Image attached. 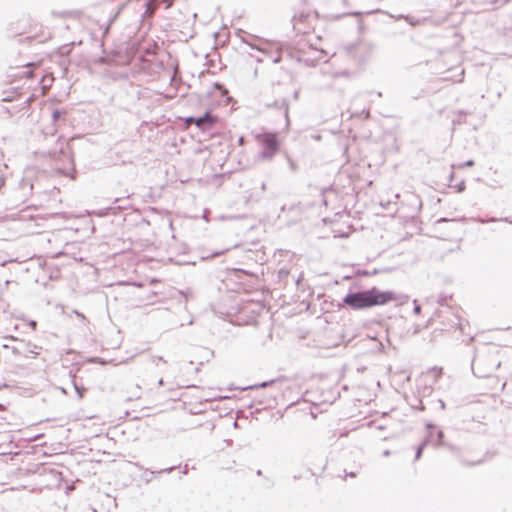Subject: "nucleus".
Instances as JSON below:
<instances>
[{
	"label": "nucleus",
	"mask_w": 512,
	"mask_h": 512,
	"mask_svg": "<svg viewBox=\"0 0 512 512\" xmlns=\"http://www.w3.org/2000/svg\"><path fill=\"white\" fill-rule=\"evenodd\" d=\"M396 299L392 291H381L377 287H372L362 291H350L342 299V303L352 310H364L374 306L385 305Z\"/></svg>",
	"instance_id": "nucleus-1"
},
{
	"label": "nucleus",
	"mask_w": 512,
	"mask_h": 512,
	"mask_svg": "<svg viewBox=\"0 0 512 512\" xmlns=\"http://www.w3.org/2000/svg\"><path fill=\"white\" fill-rule=\"evenodd\" d=\"M44 157H49L54 162V169L57 173L71 176L75 173V165L71 151L62 136L57 138L56 148L42 150L39 152Z\"/></svg>",
	"instance_id": "nucleus-2"
},
{
	"label": "nucleus",
	"mask_w": 512,
	"mask_h": 512,
	"mask_svg": "<svg viewBox=\"0 0 512 512\" xmlns=\"http://www.w3.org/2000/svg\"><path fill=\"white\" fill-rule=\"evenodd\" d=\"M499 366L500 362L494 359L492 353L477 354L473 357L471 363L474 375L480 378L490 376Z\"/></svg>",
	"instance_id": "nucleus-3"
},
{
	"label": "nucleus",
	"mask_w": 512,
	"mask_h": 512,
	"mask_svg": "<svg viewBox=\"0 0 512 512\" xmlns=\"http://www.w3.org/2000/svg\"><path fill=\"white\" fill-rule=\"evenodd\" d=\"M257 141L262 145V151L259 153L262 160H271L279 150L280 143L275 133L259 134Z\"/></svg>",
	"instance_id": "nucleus-4"
},
{
	"label": "nucleus",
	"mask_w": 512,
	"mask_h": 512,
	"mask_svg": "<svg viewBox=\"0 0 512 512\" xmlns=\"http://www.w3.org/2000/svg\"><path fill=\"white\" fill-rule=\"evenodd\" d=\"M174 0H143V5L145 6V11L142 14L143 18H150L154 15L156 9L160 4L164 3L166 8H170L173 4Z\"/></svg>",
	"instance_id": "nucleus-5"
},
{
	"label": "nucleus",
	"mask_w": 512,
	"mask_h": 512,
	"mask_svg": "<svg viewBox=\"0 0 512 512\" xmlns=\"http://www.w3.org/2000/svg\"><path fill=\"white\" fill-rule=\"evenodd\" d=\"M65 115H66V111L65 110H62V109H54L52 111V121L53 123L44 128L43 129V134L45 136H52L54 137L56 135V132H57V127H56V123L59 122L60 120H65Z\"/></svg>",
	"instance_id": "nucleus-6"
},
{
	"label": "nucleus",
	"mask_w": 512,
	"mask_h": 512,
	"mask_svg": "<svg viewBox=\"0 0 512 512\" xmlns=\"http://www.w3.org/2000/svg\"><path fill=\"white\" fill-rule=\"evenodd\" d=\"M216 121V116L206 112L204 115L196 117L195 124L199 129L204 131L210 129L216 123Z\"/></svg>",
	"instance_id": "nucleus-7"
},
{
	"label": "nucleus",
	"mask_w": 512,
	"mask_h": 512,
	"mask_svg": "<svg viewBox=\"0 0 512 512\" xmlns=\"http://www.w3.org/2000/svg\"><path fill=\"white\" fill-rule=\"evenodd\" d=\"M435 427V425L433 423H427L426 424V429H427V435L425 436V438L423 439V441L421 442V444L417 447L416 449V452H415V460H418L420 459L422 453H423V450L424 448L433 440V432L431 431V429H433Z\"/></svg>",
	"instance_id": "nucleus-8"
},
{
	"label": "nucleus",
	"mask_w": 512,
	"mask_h": 512,
	"mask_svg": "<svg viewBox=\"0 0 512 512\" xmlns=\"http://www.w3.org/2000/svg\"><path fill=\"white\" fill-rule=\"evenodd\" d=\"M267 107L283 110L286 125L287 126L289 125V122H290V120H289V103L286 98L277 99L272 104H268Z\"/></svg>",
	"instance_id": "nucleus-9"
},
{
	"label": "nucleus",
	"mask_w": 512,
	"mask_h": 512,
	"mask_svg": "<svg viewBox=\"0 0 512 512\" xmlns=\"http://www.w3.org/2000/svg\"><path fill=\"white\" fill-rule=\"evenodd\" d=\"M314 56L305 58L304 61L307 65L316 66L318 62L323 61L324 63L327 62L325 59L327 53L323 49H314L313 50Z\"/></svg>",
	"instance_id": "nucleus-10"
},
{
	"label": "nucleus",
	"mask_w": 512,
	"mask_h": 512,
	"mask_svg": "<svg viewBox=\"0 0 512 512\" xmlns=\"http://www.w3.org/2000/svg\"><path fill=\"white\" fill-rule=\"evenodd\" d=\"M175 466H171V467H168V468H165V469H161V470H158V471H152L148 468L144 469L142 475H141V478L142 480H144L146 483H149L152 481V478L154 475H159V474H162V473H171L172 471L175 470Z\"/></svg>",
	"instance_id": "nucleus-11"
},
{
	"label": "nucleus",
	"mask_w": 512,
	"mask_h": 512,
	"mask_svg": "<svg viewBox=\"0 0 512 512\" xmlns=\"http://www.w3.org/2000/svg\"><path fill=\"white\" fill-rule=\"evenodd\" d=\"M397 19H404L413 27L421 25L422 23H424L426 21L425 18H415L410 15H402V14L398 15Z\"/></svg>",
	"instance_id": "nucleus-12"
},
{
	"label": "nucleus",
	"mask_w": 512,
	"mask_h": 512,
	"mask_svg": "<svg viewBox=\"0 0 512 512\" xmlns=\"http://www.w3.org/2000/svg\"><path fill=\"white\" fill-rule=\"evenodd\" d=\"M434 429H431V431L433 432V440L431 443L434 444L436 447H439V446H446V443L443 441V438H444V432L439 429L437 430V432H434Z\"/></svg>",
	"instance_id": "nucleus-13"
},
{
	"label": "nucleus",
	"mask_w": 512,
	"mask_h": 512,
	"mask_svg": "<svg viewBox=\"0 0 512 512\" xmlns=\"http://www.w3.org/2000/svg\"><path fill=\"white\" fill-rule=\"evenodd\" d=\"M367 341H369L372 344V346H371L372 351H374V352L382 351L383 344L379 340H377L376 338H369V339H367Z\"/></svg>",
	"instance_id": "nucleus-14"
},
{
	"label": "nucleus",
	"mask_w": 512,
	"mask_h": 512,
	"mask_svg": "<svg viewBox=\"0 0 512 512\" xmlns=\"http://www.w3.org/2000/svg\"><path fill=\"white\" fill-rule=\"evenodd\" d=\"M474 221H476L478 223H482V224L489 223V222H496V221H505V222L512 223V221H510L508 218L497 219V218H494V217H491V218H488V219L476 218V219H474Z\"/></svg>",
	"instance_id": "nucleus-15"
},
{
	"label": "nucleus",
	"mask_w": 512,
	"mask_h": 512,
	"mask_svg": "<svg viewBox=\"0 0 512 512\" xmlns=\"http://www.w3.org/2000/svg\"><path fill=\"white\" fill-rule=\"evenodd\" d=\"M351 116L368 119L370 117V112L368 109L367 110L363 109L361 112H355Z\"/></svg>",
	"instance_id": "nucleus-16"
},
{
	"label": "nucleus",
	"mask_w": 512,
	"mask_h": 512,
	"mask_svg": "<svg viewBox=\"0 0 512 512\" xmlns=\"http://www.w3.org/2000/svg\"><path fill=\"white\" fill-rule=\"evenodd\" d=\"M377 273V270H374L372 272H369L367 270H357L356 275L357 276H369V275H375Z\"/></svg>",
	"instance_id": "nucleus-17"
},
{
	"label": "nucleus",
	"mask_w": 512,
	"mask_h": 512,
	"mask_svg": "<svg viewBox=\"0 0 512 512\" xmlns=\"http://www.w3.org/2000/svg\"><path fill=\"white\" fill-rule=\"evenodd\" d=\"M215 88L217 90H219L221 92V95H226L228 94V90L224 87V85L220 84V83H215Z\"/></svg>",
	"instance_id": "nucleus-18"
},
{
	"label": "nucleus",
	"mask_w": 512,
	"mask_h": 512,
	"mask_svg": "<svg viewBox=\"0 0 512 512\" xmlns=\"http://www.w3.org/2000/svg\"><path fill=\"white\" fill-rule=\"evenodd\" d=\"M458 114H459V118L458 119H453V121H452L454 125L461 124L463 122L462 117L467 115V113L464 112V111H459Z\"/></svg>",
	"instance_id": "nucleus-19"
},
{
	"label": "nucleus",
	"mask_w": 512,
	"mask_h": 512,
	"mask_svg": "<svg viewBox=\"0 0 512 512\" xmlns=\"http://www.w3.org/2000/svg\"><path fill=\"white\" fill-rule=\"evenodd\" d=\"M273 381H265L257 385L249 386L250 389H256V388H265L269 386Z\"/></svg>",
	"instance_id": "nucleus-20"
},
{
	"label": "nucleus",
	"mask_w": 512,
	"mask_h": 512,
	"mask_svg": "<svg viewBox=\"0 0 512 512\" xmlns=\"http://www.w3.org/2000/svg\"><path fill=\"white\" fill-rule=\"evenodd\" d=\"M226 250H222V251H216V252H213L207 256H203L202 258L203 259H209V258H214V257H217V256H220L222 255Z\"/></svg>",
	"instance_id": "nucleus-21"
},
{
	"label": "nucleus",
	"mask_w": 512,
	"mask_h": 512,
	"mask_svg": "<svg viewBox=\"0 0 512 512\" xmlns=\"http://www.w3.org/2000/svg\"><path fill=\"white\" fill-rule=\"evenodd\" d=\"M287 160H288L291 170L296 171V169H297L296 163L289 156L287 157Z\"/></svg>",
	"instance_id": "nucleus-22"
},
{
	"label": "nucleus",
	"mask_w": 512,
	"mask_h": 512,
	"mask_svg": "<svg viewBox=\"0 0 512 512\" xmlns=\"http://www.w3.org/2000/svg\"><path fill=\"white\" fill-rule=\"evenodd\" d=\"M125 4H122L121 7L118 8V10L116 11V13L113 15V17L110 18V24L117 18V16L119 15L121 9L124 7Z\"/></svg>",
	"instance_id": "nucleus-23"
},
{
	"label": "nucleus",
	"mask_w": 512,
	"mask_h": 512,
	"mask_svg": "<svg viewBox=\"0 0 512 512\" xmlns=\"http://www.w3.org/2000/svg\"><path fill=\"white\" fill-rule=\"evenodd\" d=\"M457 192H462L465 189V182L461 181L459 184L456 185Z\"/></svg>",
	"instance_id": "nucleus-24"
},
{
	"label": "nucleus",
	"mask_w": 512,
	"mask_h": 512,
	"mask_svg": "<svg viewBox=\"0 0 512 512\" xmlns=\"http://www.w3.org/2000/svg\"><path fill=\"white\" fill-rule=\"evenodd\" d=\"M288 275H289V272L287 270H284V269H280L279 270V277L280 278L288 277Z\"/></svg>",
	"instance_id": "nucleus-25"
},
{
	"label": "nucleus",
	"mask_w": 512,
	"mask_h": 512,
	"mask_svg": "<svg viewBox=\"0 0 512 512\" xmlns=\"http://www.w3.org/2000/svg\"><path fill=\"white\" fill-rule=\"evenodd\" d=\"M413 312H414L416 315L420 314V312H421V306H420V305H418V304H416V305L414 306Z\"/></svg>",
	"instance_id": "nucleus-26"
},
{
	"label": "nucleus",
	"mask_w": 512,
	"mask_h": 512,
	"mask_svg": "<svg viewBox=\"0 0 512 512\" xmlns=\"http://www.w3.org/2000/svg\"><path fill=\"white\" fill-rule=\"evenodd\" d=\"M437 403L439 404L440 409L444 410L446 407L445 402L442 399H438Z\"/></svg>",
	"instance_id": "nucleus-27"
},
{
	"label": "nucleus",
	"mask_w": 512,
	"mask_h": 512,
	"mask_svg": "<svg viewBox=\"0 0 512 512\" xmlns=\"http://www.w3.org/2000/svg\"><path fill=\"white\" fill-rule=\"evenodd\" d=\"M29 326H30L33 330H35V329H36V326H37V322H36V321H34V320H31V321L29 322Z\"/></svg>",
	"instance_id": "nucleus-28"
},
{
	"label": "nucleus",
	"mask_w": 512,
	"mask_h": 512,
	"mask_svg": "<svg viewBox=\"0 0 512 512\" xmlns=\"http://www.w3.org/2000/svg\"><path fill=\"white\" fill-rule=\"evenodd\" d=\"M196 117L190 116L186 119V123H195Z\"/></svg>",
	"instance_id": "nucleus-29"
},
{
	"label": "nucleus",
	"mask_w": 512,
	"mask_h": 512,
	"mask_svg": "<svg viewBox=\"0 0 512 512\" xmlns=\"http://www.w3.org/2000/svg\"><path fill=\"white\" fill-rule=\"evenodd\" d=\"M473 165H474V161H473V160H468V161H466V163H465V166H468V167H471V166H473Z\"/></svg>",
	"instance_id": "nucleus-30"
},
{
	"label": "nucleus",
	"mask_w": 512,
	"mask_h": 512,
	"mask_svg": "<svg viewBox=\"0 0 512 512\" xmlns=\"http://www.w3.org/2000/svg\"><path fill=\"white\" fill-rule=\"evenodd\" d=\"M298 96H299V91H298V90H295V91L293 92V98H294L295 100H297V99H298Z\"/></svg>",
	"instance_id": "nucleus-31"
},
{
	"label": "nucleus",
	"mask_w": 512,
	"mask_h": 512,
	"mask_svg": "<svg viewBox=\"0 0 512 512\" xmlns=\"http://www.w3.org/2000/svg\"><path fill=\"white\" fill-rule=\"evenodd\" d=\"M187 473H188V465H185L182 470V474L186 475Z\"/></svg>",
	"instance_id": "nucleus-32"
},
{
	"label": "nucleus",
	"mask_w": 512,
	"mask_h": 512,
	"mask_svg": "<svg viewBox=\"0 0 512 512\" xmlns=\"http://www.w3.org/2000/svg\"><path fill=\"white\" fill-rule=\"evenodd\" d=\"M347 475L350 477H356L357 472L352 471V472H349Z\"/></svg>",
	"instance_id": "nucleus-33"
},
{
	"label": "nucleus",
	"mask_w": 512,
	"mask_h": 512,
	"mask_svg": "<svg viewBox=\"0 0 512 512\" xmlns=\"http://www.w3.org/2000/svg\"><path fill=\"white\" fill-rule=\"evenodd\" d=\"M265 189H266V183H265V182H262V184H261V190H262V191H265Z\"/></svg>",
	"instance_id": "nucleus-34"
},
{
	"label": "nucleus",
	"mask_w": 512,
	"mask_h": 512,
	"mask_svg": "<svg viewBox=\"0 0 512 512\" xmlns=\"http://www.w3.org/2000/svg\"><path fill=\"white\" fill-rule=\"evenodd\" d=\"M158 385H159V386H163V385H164V381H163V379H162V378H160V379L158 380Z\"/></svg>",
	"instance_id": "nucleus-35"
},
{
	"label": "nucleus",
	"mask_w": 512,
	"mask_h": 512,
	"mask_svg": "<svg viewBox=\"0 0 512 512\" xmlns=\"http://www.w3.org/2000/svg\"><path fill=\"white\" fill-rule=\"evenodd\" d=\"M389 455H390V451H389V450H385V451L383 452V456L387 457V456H389Z\"/></svg>",
	"instance_id": "nucleus-36"
},
{
	"label": "nucleus",
	"mask_w": 512,
	"mask_h": 512,
	"mask_svg": "<svg viewBox=\"0 0 512 512\" xmlns=\"http://www.w3.org/2000/svg\"><path fill=\"white\" fill-rule=\"evenodd\" d=\"M75 389L77 390V392H78L79 396H80V397H82V393H81V391L79 390V388H78V386H77V385H75Z\"/></svg>",
	"instance_id": "nucleus-37"
},
{
	"label": "nucleus",
	"mask_w": 512,
	"mask_h": 512,
	"mask_svg": "<svg viewBox=\"0 0 512 512\" xmlns=\"http://www.w3.org/2000/svg\"><path fill=\"white\" fill-rule=\"evenodd\" d=\"M154 359H157L159 361H164L163 357L162 356H158V357H154Z\"/></svg>",
	"instance_id": "nucleus-38"
},
{
	"label": "nucleus",
	"mask_w": 512,
	"mask_h": 512,
	"mask_svg": "<svg viewBox=\"0 0 512 512\" xmlns=\"http://www.w3.org/2000/svg\"><path fill=\"white\" fill-rule=\"evenodd\" d=\"M179 388L190 387V385H178Z\"/></svg>",
	"instance_id": "nucleus-39"
},
{
	"label": "nucleus",
	"mask_w": 512,
	"mask_h": 512,
	"mask_svg": "<svg viewBox=\"0 0 512 512\" xmlns=\"http://www.w3.org/2000/svg\"><path fill=\"white\" fill-rule=\"evenodd\" d=\"M51 473H54V474H59V472L55 471V470H51Z\"/></svg>",
	"instance_id": "nucleus-40"
},
{
	"label": "nucleus",
	"mask_w": 512,
	"mask_h": 512,
	"mask_svg": "<svg viewBox=\"0 0 512 512\" xmlns=\"http://www.w3.org/2000/svg\"><path fill=\"white\" fill-rule=\"evenodd\" d=\"M456 325H458V326L460 327V329L462 330V325H461V323H458V322H457V323H456Z\"/></svg>",
	"instance_id": "nucleus-41"
},
{
	"label": "nucleus",
	"mask_w": 512,
	"mask_h": 512,
	"mask_svg": "<svg viewBox=\"0 0 512 512\" xmlns=\"http://www.w3.org/2000/svg\"><path fill=\"white\" fill-rule=\"evenodd\" d=\"M21 218L26 219V215L25 214L21 215Z\"/></svg>",
	"instance_id": "nucleus-42"
},
{
	"label": "nucleus",
	"mask_w": 512,
	"mask_h": 512,
	"mask_svg": "<svg viewBox=\"0 0 512 512\" xmlns=\"http://www.w3.org/2000/svg\"><path fill=\"white\" fill-rule=\"evenodd\" d=\"M261 474H262L261 470H258L257 475H261Z\"/></svg>",
	"instance_id": "nucleus-43"
}]
</instances>
